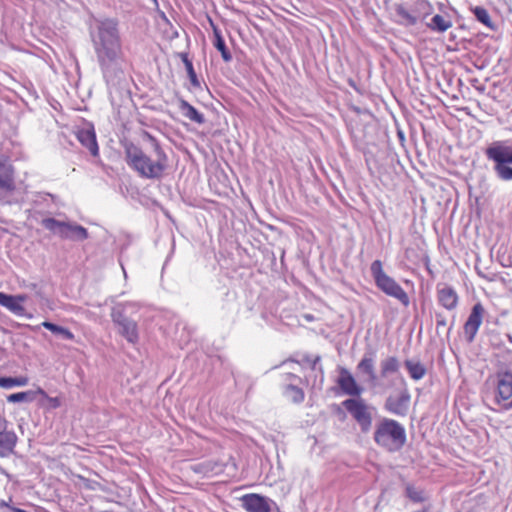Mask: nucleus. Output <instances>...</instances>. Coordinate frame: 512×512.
<instances>
[{"label":"nucleus","instance_id":"obj_27","mask_svg":"<svg viewBox=\"0 0 512 512\" xmlns=\"http://www.w3.org/2000/svg\"><path fill=\"white\" fill-rule=\"evenodd\" d=\"M15 445V435L13 433H0V454L5 455L12 451Z\"/></svg>","mask_w":512,"mask_h":512},{"label":"nucleus","instance_id":"obj_20","mask_svg":"<svg viewBox=\"0 0 512 512\" xmlns=\"http://www.w3.org/2000/svg\"><path fill=\"white\" fill-rule=\"evenodd\" d=\"M404 365L409 376L415 381L421 380L426 375V367L420 361L407 359L405 360Z\"/></svg>","mask_w":512,"mask_h":512},{"label":"nucleus","instance_id":"obj_5","mask_svg":"<svg viewBox=\"0 0 512 512\" xmlns=\"http://www.w3.org/2000/svg\"><path fill=\"white\" fill-rule=\"evenodd\" d=\"M371 275L375 281L376 287L387 296L395 298L403 306L408 307L410 299L405 290L383 270L382 262L375 260L370 266Z\"/></svg>","mask_w":512,"mask_h":512},{"label":"nucleus","instance_id":"obj_17","mask_svg":"<svg viewBox=\"0 0 512 512\" xmlns=\"http://www.w3.org/2000/svg\"><path fill=\"white\" fill-rule=\"evenodd\" d=\"M480 326V303L473 306L472 312L464 325V337L467 342H473Z\"/></svg>","mask_w":512,"mask_h":512},{"label":"nucleus","instance_id":"obj_36","mask_svg":"<svg viewBox=\"0 0 512 512\" xmlns=\"http://www.w3.org/2000/svg\"><path fill=\"white\" fill-rule=\"evenodd\" d=\"M407 19H408L410 24H415L417 22V18L413 17V16L407 15Z\"/></svg>","mask_w":512,"mask_h":512},{"label":"nucleus","instance_id":"obj_19","mask_svg":"<svg viewBox=\"0 0 512 512\" xmlns=\"http://www.w3.org/2000/svg\"><path fill=\"white\" fill-rule=\"evenodd\" d=\"M179 109L183 116H185L189 120L197 124H203L205 122L204 115L200 113L194 106H192L186 100L181 99L179 101Z\"/></svg>","mask_w":512,"mask_h":512},{"label":"nucleus","instance_id":"obj_35","mask_svg":"<svg viewBox=\"0 0 512 512\" xmlns=\"http://www.w3.org/2000/svg\"><path fill=\"white\" fill-rule=\"evenodd\" d=\"M3 507H6V508H7V510H9L10 508H12V507L9 505V503H8V502H6V501L2 500V501H0V508H3Z\"/></svg>","mask_w":512,"mask_h":512},{"label":"nucleus","instance_id":"obj_31","mask_svg":"<svg viewBox=\"0 0 512 512\" xmlns=\"http://www.w3.org/2000/svg\"><path fill=\"white\" fill-rule=\"evenodd\" d=\"M320 360H321V357L319 355H317L315 357H312L310 355H305V356H303L301 362L309 365L312 370L318 369L321 374V381H322L324 371H323V367L321 365L318 366V364L320 363Z\"/></svg>","mask_w":512,"mask_h":512},{"label":"nucleus","instance_id":"obj_2","mask_svg":"<svg viewBox=\"0 0 512 512\" xmlns=\"http://www.w3.org/2000/svg\"><path fill=\"white\" fill-rule=\"evenodd\" d=\"M125 161L139 177L159 180L168 167V157L158 143L154 144V155L146 154L141 147L133 142L123 144Z\"/></svg>","mask_w":512,"mask_h":512},{"label":"nucleus","instance_id":"obj_29","mask_svg":"<svg viewBox=\"0 0 512 512\" xmlns=\"http://www.w3.org/2000/svg\"><path fill=\"white\" fill-rule=\"evenodd\" d=\"M285 396L295 403H301L304 400V392L295 385H288L285 389Z\"/></svg>","mask_w":512,"mask_h":512},{"label":"nucleus","instance_id":"obj_37","mask_svg":"<svg viewBox=\"0 0 512 512\" xmlns=\"http://www.w3.org/2000/svg\"><path fill=\"white\" fill-rule=\"evenodd\" d=\"M305 318H306L308 321H312V320H313V316H312V315H305Z\"/></svg>","mask_w":512,"mask_h":512},{"label":"nucleus","instance_id":"obj_7","mask_svg":"<svg viewBox=\"0 0 512 512\" xmlns=\"http://www.w3.org/2000/svg\"><path fill=\"white\" fill-rule=\"evenodd\" d=\"M41 224L47 230L62 239L83 241L88 238L87 229L76 223L59 221L54 218H45L41 221Z\"/></svg>","mask_w":512,"mask_h":512},{"label":"nucleus","instance_id":"obj_24","mask_svg":"<svg viewBox=\"0 0 512 512\" xmlns=\"http://www.w3.org/2000/svg\"><path fill=\"white\" fill-rule=\"evenodd\" d=\"M41 325L44 328L50 330L52 333L60 336L63 339H66V340L74 339V334L69 329H67L65 327L56 325V324H54L52 322H48V321H44Z\"/></svg>","mask_w":512,"mask_h":512},{"label":"nucleus","instance_id":"obj_11","mask_svg":"<svg viewBox=\"0 0 512 512\" xmlns=\"http://www.w3.org/2000/svg\"><path fill=\"white\" fill-rule=\"evenodd\" d=\"M410 400V392L404 387L398 395H390L386 398L384 409L393 415L404 417L409 411Z\"/></svg>","mask_w":512,"mask_h":512},{"label":"nucleus","instance_id":"obj_32","mask_svg":"<svg viewBox=\"0 0 512 512\" xmlns=\"http://www.w3.org/2000/svg\"><path fill=\"white\" fill-rule=\"evenodd\" d=\"M482 25H486L492 30H496L495 25L492 23L490 16L488 12L484 9H482Z\"/></svg>","mask_w":512,"mask_h":512},{"label":"nucleus","instance_id":"obj_12","mask_svg":"<svg viewBox=\"0 0 512 512\" xmlns=\"http://www.w3.org/2000/svg\"><path fill=\"white\" fill-rule=\"evenodd\" d=\"M339 377L337 384L342 392L351 398H358L363 393L364 388L357 383L351 372L345 367H339Z\"/></svg>","mask_w":512,"mask_h":512},{"label":"nucleus","instance_id":"obj_30","mask_svg":"<svg viewBox=\"0 0 512 512\" xmlns=\"http://www.w3.org/2000/svg\"><path fill=\"white\" fill-rule=\"evenodd\" d=\"M406 496L413 502L420 503L425 501L424 491L408 484L406 486Z\"/></svg>","mask_w":512,"mask_h":512},{"label":"nucleus","instance_id":"obj_4","mask_svg":"<svg viewBox=\"0 0 512 512\" xmlns=\"http://www.w3.org/2000/svg\"><path fill=\"white\" fill-rule=\"evenodd\" d=\"M342 406L359 426L362 433L367 434L372 430L373 420L377 415L375 406L361 397L348 398L342 402Z\"/></svg>","mask_w":512,"mask_h":512},{"label":"nucleus","instance_id":"obj_3","mask_svg":"<svg viewBox=\"0 0 512 512\" xmlns=\"http://www.w3.org/2000/svg\"><path fill=\"white\" fill-rule=\"evenodd\" d=\"M373 440L386 451L396 452L406 442V431L404 426L398 421L381 417L374 427Z\"/></svg>","mask_w":512,"mask_h":512},{"label":"nucleus","instance_id":"obj_1","mask_svg":"<svg viewBox=\"0 0 512 512\" xmlns=\"http://www.w3.org/2000/svg\"><path fill=\"white\" fill-rule=\"evenodd\" d=\"M90 37L102 77L107 84L124 76L127 60L115 20L97 21L90 30Z\"/></svg>","mask_w":512,"mask_h":512},{"label":"nucleus","instance_id":"obj_28","mask_svg":"<svg viewBox=\"0 0 512 512\" xmlns=\"http://www.w3.org/2000/svg\"><path fill=\"white\" fill-rule=\"evenodd\" d=\"M182 61H183L184 65H185V68H186V71H187V74H188V77H189L191 85L194 88H200V81H199V79L197 77V74H196V72L194 70L193 64L189 60V58H188V56L186 54L182 55Z\"/></svg>","mask_w":512,"mask_h":512},{"label":"nucleus","instance_id":"obj_6","mask_svg":"<svg viewBox=\"0 0 512 512\" xmlns=\"http://www.w3.org/2000/svg\"><path fill=\"white\" fill-rule=\"evenodd\" d=\"M486 154L495 162L497 175L503 180H511L512 168L506 164H512V146L505 141H496L486 150Z\"/></svg>","mask_w":512,"mask_h":512},{"label":"nucleus","instance_id":"obj_38","mask_svg":"<svg viewBox=\"0 0 512 512\" xmlns=\"http://www.w3.org/2000/svg\"><path fill=\"white\" fill-rule=\"evenodd\" d=\"M475 214L478 216L480 215V209L478 207L475 208Z\"/></svg>","mask_w":512,"mask_h":512},{"label":"nucleus","instance_id":"obj_22","mask_svg":"<svg viewBox=\"0 0 512 512\" xmlns=\"http://www.w3.org/2000/svg\"><path fill=\"white\" fill-rule=\"evenodd\" d=\"M214 46L220 51L221 56L225 62H229L232 59V55L226 47L225 41L218 29H214Z\"/></svg>","mask_w":512,"mask_h":512},{"label":"nucleus","instance_id":"obj_40","mask_svg":"<svg viewBox=\"0 0 512 512\" xmlns=\"http://www.w3.org/2000/svg\"><path fill=\"white\" fill-rule=\"evenodd\" d=\"M152 2H153L154 4H157V0H152Z\"/></svg>","mask_w":512,"mask_h":512},{"label":"nucleus","instance_id":"obj_15","mask_svg":"<svg viewBox=\"0 0 512 512\" xmlns=\"http://www.w3.org/2000/svg\"><path fill=\"white\" fill-rule=\"evenodd\" d=\"M242 506L247 512H270V500L258 494H246L241 498Z\"/></svg>","mask_w":512,"mask_h":512},{"label":"nucleus","instance_id":"obj_25","mask_svg":"<svg viewBox=\"0 0 512 512\" xmlns=\"http://www.w3.org/2000/svg\"><path fill=\"white\" fill-rule=\"evenodd\" d=\"M29 379L25 376L20 377H0V387L4 389H10L13 387L26 386Z\"/></svg>","mask_w":512,"mask_h":512},{"label":"nucleus","instance_id":"obj_16","mask_svg":"<svg viewBox=\"0 0 512 512\" xmlns=\"http://www.w3.org/2000/svg\"><path fill=\"white\" fill-rule=\"evenodd\" d=\"M76 136L79 142L85 146L94 157L99 155V147L93 126L78 130Z\"/></svg>","mask_w":512,"mask_h":512},{"label":"nucleus","instance_id":"obj_9","mask_svg":"<svg viewBox=\"0 0 512 512\" xmlns=\"http://www.w3.org/2000/svg\"><path fill=\"white\" fill-rule=\"evenodd\" d=\"M495 401L504 410L512 409V373L498 372L494 379Z\"/></svg>","mask_w":512,"mask_h":512},{"label":"nucleus","instance_id":"obj_18","mask_svg":"<svg viewBox=\"0 0 512 512\" xmlns=\"http://www.w3.org/2000/svg\"><path fill=\"white\" fill-rule=\"evenodd\" d=\"M357 370L362 374H366L368 376V381L371 384H375L377 376L375 372L374 358L372 354H365L363 356V358L357 365Z\"/></svg>","mask_w":512,"mask_h":512},{"label":"nucleus","instance_id":"obj_21","mask_svg":"<svg viewBox=\"0 0 512 512\" xmlns=\"http://www.w3.org/2000/svg\"><path fill=\"white\" fill-rule=\"evenodd\" d=\"M36 394H40L42 396L46 395L45 391L41 388H39L36 392L35 391H24V392H18L11 394L7 397V401L11 403H17V402H32L35 400Z\"/></svg>","mask_w":512,"mask_h":512},{"label":"nucleus","instance_id":"obj_23","mask_svg":"<svg viewBox=\"0 0 512 512\" xmlns=\"http://www.w3.org/2000/svg\"><path fill=\"white\" fill-rule=\"evenodd\" d=\"M428 27L434 31L444 32L451 27V21L442 15L436 14L431 18Z\"/></svg>","mask_w":512,"mask_h":512},{"label":"nucleus","instance_id":"obj_14","mask_svg":"<svg viewBox=\"0 0 512 512\" xmlns=\"http://www.w3.org/2000/svg\"><path fill=\"white\" fill-rule=\"evenodd\" d=\"M28 296L26 294H18V295H9L4 293L3 299L1 301V306L8 309L14 315L19 317H28L31 318V314H27L26 310L23 306V303L27 301Z\"/></svg>","mask_w":512,"mask_h":512},{"label":"nucleus","instance_id":"obj_39","mask_svg":"<svg viewBox=\"0 0 512 512\" xmlns=\"http://www.w3.org/2000/svg\"><path fill=\"white\" fill-rule=\"evenodd\" d=\"M475 270L477 271L478 274H480V271L478 270L477 263L475 264Z\"/></svg>","mask_w":512,"mask_h":512},{"label":"nucleus","instance_id":"obj_8","mask_svg":"<svg viewBox=\"0 0 512 512\" xmlns=\"http://www.w3.org/2000/svg\"><path fill=\"white\" fill-rule=\"evenodd\" d=\"M111 319L117 326L118 332L129 343L136 344L139 340L137 323L125 315L124 304H118L112 308Z\"/></svg>","mask_w":512,"mask_h":512},{"label":"nucleus","instance_id":"obj_26","mask_svg":"<svg viewBox=\"0 0 512 512\" xmlns=\"http://www.w3.org/2000/svg\"><path fill=\"white\" fill-rule=\"evenodd\" d=\"M381 375L382 377H386L391 373H396L399 370L400 363L396 357H388L381 361Z\"/></svg>","mask_w":512,"mask_h":512},{"label":"nucleus","instance_id":"obj_33","mask_svg":"<svg viewBox=\"0 0 512 512\" xmlns=\"http://www.w3.org/2000/svg\"><path fill=\"white\" fill-rule=\"evenodd\" d=\"M436 322H437V326H445L446 325L445 319L439 314L436 316Z\"/></svg>","mask_w":512,"mask_h":512},{"label":"nucleus","instance_id":"obj_13","mask_svg":"<svg viewBox=\"0 0 512 512\" xmlns=\"http://www.w3.org/2000/svg\"><path fill=\"white\" fill-rule=\"evenodd\" d=\"M436 293L437 301L443 308L448 311L456 309L459 297L452 286L446 283H438L436 286Z\"/></svg>","mask_w":512,"mask_h":512},{"label":"nucleus","instance_id":"obj_10","mask_svg":"<svg viewBox=\"0 0 512 512\" xmlns=\"http://www.w3.org/2000/svg\"><path fill=\"white\" fill-rule=\"evenodd\" d=\"M15 189L14 167L8 161L0 160V203H11L10 197Z\"/></svg>","mask_w":512,"mask_h":512},{"label":"nucleus","instance_id":"obj_34","mask_svg":"<svg viewBox=\"0 0 512 512\" xmlns=\"http://www.w3.org/2000/svg\"><path fill=\"white\" fill-rule=\"evenodd\" d=\"M473 13L478 21H480V6L473 8Z\"/></svg>","mask_w":512,"mask_h":512}]
</instances>
